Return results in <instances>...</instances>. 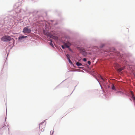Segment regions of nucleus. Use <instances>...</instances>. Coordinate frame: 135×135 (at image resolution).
Listing matches in <instances>:
<instances>
[{"label": "nucleus", "mask_w": 135, "mask_h": 135, "mask_svg": "<svg viewBox=\"0 0 135 135\" xmlns=\"http://www.w3.org/2000/svg\"><path fill=\"white\" fill-rule=\"evenodd\" d=\"M69 60V62L70 63H72V62L71 61V60H70V59H69L68 60Z\"/></svg>", "instance_id": "14"}, {"label": "nucleus", "mask_w": 135, "mask_h": 135, "mask_svg": "<svg viewBox=\"0 0 135 135\" xmlns=\"http://www.w3.org/2000/svg\"><path fill=\"white\" fill-rule=\"evenodd\" d=\"M101 77V79H102V80H103V79L102 78V77Z\"/></svg>", "instance_id": "19"}, {"label": "nucleus", "mask_w": 135, "mask_h": 135, "mask_svg": "<svg viewBox=\"0 0 135 135\" xmlns=\"http://www.w3.org/2000/svg\"><path fill=\"white\" fill-rule=\"evenodd\" d=\"M83 60L84 61H86V59L85 58H84L83 59Z\"/></svg>", "instance_id": "13"}, {"label": "nucleus", "mask_w": 135, "mask_h": 135, "mask_svg": "<svg viewBox=\"0 0 135 135\" xmlns=\"http://www.w3.org/2000/svg\"><path fill=\"white\" fill-rule=\"evenodd\" d=\"M88 63L89 65H90L91 64V62L90 61H88Z\"/></svg>", "instance_id": "12"}, {"label": "nucleus", "mask_w": 135, "mask_h": 135, "mask_svg": "<svg viewBox=\"0 0 135 135\" xmlns=\"http://www.w3.org/2000/svg\"><path fill=\"white\" fill-rule=\"evenodd\" d=\"M132 98L133 99V101L134 102V104H135V97H134L133 95H132Z\"/></svg>", "instance_id": "6"}, {"label": "nucleus", "mask_w": 135, "mask_h": 135, "mask_svg": "<svg viewBox=\"0 0 135 135\" xmlns=\"http://www.w3.org/2000/svg\"><path fill=\"white\" fill-rule=\"evenodd\" d=\"M82 53V54L84 56H85L86 55V52L84 51H83Z\"/></svg>", "instance_id": "5"}, {"label": "nucleus", "mask_w": 135, "mask_h": 135, "mask_svg": "<svg viewBox=\"0 0 135 135\" xmlns=\"http://www.w3.org/2000/svg\"><path fill=\"white\" fill-rule=\"evenodd\" d=\"M5 126V124H3V125H2V127H4Z\"/></svg>", "instance_id": "17"}, {"label": "nucleus", "mask_w": 135, "mask_h": 135, "mask_svg": "<svg viewBox=\"0 0 135 135\" xmlns=\"http://www.w3.org/2000/svg\"><path fill=\"white\" fill-rule=\"evenodd\" d=\"M112 90H115V88L113 85H112Z\"/></svg>", "instance_id": "7"}, {"label": "nucleus", "mask_w": 135, "mask_h": 135, "mask_svg": "<svg viewBox=\"0 0 135 135\" xmlns=\"http://www.w3.org/2000/svg\"><path fill=\"white\" fill-rule=\"evenodd\" d=\"M51 41V42H50L49 43V44L51 46H52V47H54V45H53V44L51 42V40L50 41Z\"/></svg>", "instance_id": "8"}, {"label": "nucleus", "mask_w": 135, "mask_h": 135, "mask_svg": "<svg viewBox=\"0 0 135 135\" xmlns=\"http://www.w3.org/2000/svg\"><path fill=\"white\" fill-rule=\"evenodd\" d=\"M1 40L3 41H9L11 40V38L8 36H5L2 37Z\"/></svg>", "instance_id": "1"}, {"label": "nucleus", "mask_w": 135, "mask_h": 135, "mask_svg": "<svg viewBox=\"0 0 135 135\" xmlns=\"http://www.w3.org/2000/svg\"><path fill=\"white\" fill-rule=\"evenodd\" d=\"M27 37V36H22V37H21V38H26V37Z\"/></svg>", "instance_id": "16"}, {"label": "nucleus", "mask_w": 135, "mask_h": 135, "mask_svg": "<svg viewBox=\"0 0 135 135\" xmlns=\"http://www.w3.org/2000/svg\"><path fill=\"white\" fill-rule=\"evenodd\" d=\"M125 68L124 67L123 68H120L118 69V71L119 72H120L121 71H122V70H123Z\"/></svg>", "instance_id": "4"}, {"label": "nucleus", "mask_w": 135, "mask_h": 135, "mask_svg": "<svg viewBox=\"0 0 135 135\" xmlns=\"http://www.w3.org/2000/svg\"><path fill=\"white\" fill-rule=\"evenodd\" d=\"M79 68H81V67H79Z\"/></svg>", "instance_id": "20"}, {"label": "nucleus", "mask_w": 135, "mask_h": 135, "mask_svg": "<svg viewBox=\"0 0 135 135\" xmlns=\"http://www.w3.org/2000/svg\"><path fill=\"white\" fill-rule=\"evenodd\" d=\"M62 49H65V48H66L65 47V46L64 45H62Z\"/></svg>", "instance_id": "11"}, {"label": "nucleus", "mask_w": 135, "mask_h": 135, "mask_svg": "<svg viewBox=\"0 0 135 135\" xmlns=\"http://www.w3.org/2000/svg\"><path fill=\"white\" fill-rule=\"evenodd\" d=\"M64 45H65V47L66 48V47L68 48L69 47V46L66 44H65Z\"/></svg>", "instance_id": "10"}, {"label": "nucleus", "mask_w": 135, "mask_h": 135, "mask_svg": "<svg viewBox=\"0 0 135 135\" xmlns=\"http://www.w3.org/2000/svg\"><path fill=\"white\" fill-rule=\"evenodd\" d=\"M119 92H120V91H118V93H119ZM117 93H118V92H117Z\"/></svg>", "instance_id": "21"}, {"label": "nucleus", "mask_w": 135, "mask_h": 135, "mask_svg": "<svg viewBox=\"0 0 135 135\" xmlns=\"http://www.w3.org/2000/svg\"><path fill=\"white\" fill-rule=\"evenodd\" d=\"M41 130L42 131H44V129H42Z\"/></svg>", "instance_id": "18"}, {"label": "nucleus", "mask_w": 135, "mask_h": 135, "mask_svg": "<svg viewBox=\"0 0 135 135\" xmlns=\"http://www.w3.org/2000/svg\"><path fill=\"white\" fill-rule=\"evenodd\" d=\"M31 30L30 28H29L28 26H27L24 28L23 32L25 33H29L31 32Z\"/></svg>", "instance_id": "2"}, {"label": "nucleus", "mask_w": 135, "mask_h": 135, "mask_svg": "<svg viewBox=\"0 0 135 135\" xmlns=\"http://www.w3.org/2000/svg\"><path fill=\"white\" fill-rule=\"evenodd\" d=\"M42 123L40 124V127H42Z\"/></svg>", "instance_id": "15"}, {"label": "nucleus", "mask_w": 135, "mask_h": 135, "mask_svg": "<svg viewBox=\"0 0 135 135\" xmlns=\"http://www.w3.org/2000/svg\"><path fill=\"white\" fill-rule=\"evenodd\" d=\"M66 56L68 60H69V59H70V58H69L70 56H69V54H67V55H66Z\"/></svg>", "instance_id": "9"}, {"label": "nucleus", "mask_w": 135, "mask_h": 135, "mask_svg": "<svg viewBox=\"0 0 135 135\" xmlns=\"http://www.w3.org/2000/svg\"><path fill=\"white\" fill-rule=\"evenodd\" d=\"M76 65L77 66H81L82 65V64L79 62H77L76 63Z\"/></svg>", "instance_id": "3"}]
</instances>
